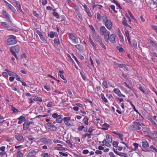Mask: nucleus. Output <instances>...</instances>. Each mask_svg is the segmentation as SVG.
Wrapping results in <instances>:
<instances>
[{
  "mask_svg": "<svg viewBox=\"0 0 157 157\" xmlns=\"http://www.w3.org/2000/svg\"><path fill=\"white\" fill-rule=\"evenodd\" d=\"M103 24L109 30H111L113 28V25L111 21L108 19L107 17L105 15L102 17Z\"/></svg>",
  "mask_w": 157,
  "mask_h": 157,
  "instance_id": "f257e3e1",
  "label": "nucleus"
},
{
  "mask_svg": "<svg viewBox=\"0 0 157 157\" xmlns=\"http://www.w3.org/2000/svg\"><path fill=\"white\" fill-rule=\"evenodd\" d=\"M75 117L74 119H71V117H65L63 119V121L65 125L69 127L74 125L73 122L75 121Z\"/></svg>",
  "mask_w": 157,
  "mask_h": 157,
  "instance_id": "f03ea898",
  "label": "nucleus"
},
{
  "mask_svg": "<svg viewBox=\"0 0 157 157\" xmlns=\"http://www.w3.org/2000/svg\"><path fill=\"white\" fill-rule=\"evenodd\" d=\"M16 39V37L15 36L12 35H10L6 40V43L7 45L15 44L17 43Z\"/></svg>",
  "mask_w": 157,
  "mask_h": 157,
  "instance_id": "7ed1b4c3",
  "label": "nucleus"
},
{
  "mask_svg": "<svg viewBox=\"0 0 157 157\" xmlns=\"http://www.w3.org/2000/svg\"><path fill=\"white\" fill-rule=\"evenodd\" d=\"M10 52L12 55L17 59L18 58L17 56L16 53L19 52L20 50V47L18 45H16L15 46H12L10 47Z\"/></svg>",
  "mask_w": 157,
  "mask_h": 157,
  "instance_id": "20e7f679",
  "label": "nucleus"
},
{
  "mask_svg": "<svg viewBox=\"0 0 157 157\" xmlns=\"http://www.w3.org/2000/svg\"><path fill=\"white\" fill-rule=\"evenodd\" d=\"M116 37V36L114 34H112L108 37H107V39H105V40L106 42H108L109 40L111 43H113L115 42Z\"/></svg>",
  "mask_w": 157,
  "mask_h": 157,
  "instance_id": "39448f33",
  "label": "nucleus"
},
{
  "mask_svg": "<svg viewBox=\"0 0 157 157\" xmlns=\"http://www.w3.org/2000/svg\"><path fill=\"white\" fill-rule=\"evenodd\" d=\"M95 129H92V128H84L83 131L85 132H87L89 134H91V135L93 134H98L97 131L96 132L95 131Z\"/></svg>",
  "mask_w": 157,
  "mask_h": 157,
  "instance_id": "423d86ee",
  "label": "nucleus"
},
{
  "mask_svg": "<svg viewBox=\"0 0 157 157\" xmlns=\"http://www.w3.org/2000/svg\"><path fill=\"white\" fill-rule=\"evenodd\" d=\"M92 37L95 41H96L99 44L101 42L102 39L99 35H97L96 33H93L92 35Z\"/></svg>",
  "mask_w": 157,
  "mask_h": 157,
  "instance_id": "0eeeda50",
  "label": "nucleus"
},
{
  "mask_svg": "<svg viewBox=\"0 0 157 157\" xmlns=\"http://www.w3.org/2000/svg\"><path fill=\"white\" fill-rule=\"evenodd\" d=\"M113 92L119 97H125V96L122 94L120 90L118 88H115L113 90Z\"/></svg>",
  "mask_w": 157,
  "mask_h": 157,
  "instance_id": "6e6552de",
  "label": "nucleus"
},
{
  "mask_svg": "<svg viewBox=\"0 0 157 157\" xmlns=\"http://www.w3.org/2000/svg\"><path fill=\"white\" fill-rule=\"evenodd\" d=\"M122 23L125 28H129L130 29L132 28L131 26L127 23L126 19L124 17H123L122 19Z\"/></svg>",
  "mask_w": 157,
  "mask_h": 157,
  "instance_id": "1a4fd4ad",
  "label": "nucleus"
},
{
  "mask_svg": "<svg viewBox=\"0 0 157 157\" xmlns=\"http://www.w3.org/2000/svg\"><path fill=\"white\" fill-rule=\"evenodd\" d=\"M33 123L32 121H30L28 120H25L23 124V128H29L31 124H33Z\"/></svg>",
  "mask_w": 157,
  "mask_h": 157,
  "instance_id": "9d476101",
  "label": "nucleus"
},
{
  "mask_svg": "<svg viewBox=\"0 0 157 157\" xmlns=\"http://www.w3.org/2000/svg\"><path fill=\"white\" fill-rule=\"evenodd\" d=\"M113 64L117 67L123 68L124 70H125V69L126 67V65L124 64H120L116 62H114Z\"/></svg>",
  "mask_w": 157,
  "mask_h": 157,
  "instance_id": "9b49d317",
  "label": "nucleus"
},
{
  "mask_svg": "<svg viewBox=\"0 0 157 157\" xmlns=\"http://www.w3.org/2000/svg\"><path fill=\"white\" fill-rule=\"evenodd\" d=\"M89 40L90 43L91 45L93 47L94 50L95 51H96V50H97L96 49V48H97L95 44H94V43L93 42V40H92V39L91 38V36L90 35L89 36Z\"/></svg>",
  "mask_w": 157,
  "mask_h": 157,
  "instance_id": "f8f14e48",
  "label": "nucleus"
},
{
  "mask_svg": "<svg viewBox=\"0 0 157 157\" xmlns=\"http://www.w3.org/2000/svg\"><path fill=\"white\" fill-rule=\"evenodd\" d=\"M17 119L19 120L17 123L19 124H21L23 122H25L26 120L25 117L22 116H20L19 118H17Z\"/></svg>",
  "mask_w": 157,
  "mask_h": 157,
  "instance_id": "ddd939ff",
  "label": "nucleus"
},
{
  "mask_svg": "<svg viewBox=\"0 0 157 157\" xmlns=\"http://www.w3.org/2000/svg\"><path fill=\"white\" fill-rule=\"evenodd\" d=\"M110 34V32L107 30L105 31L104 33H102L100 35L101 36H104V40L105 39H107V37L109 36ZM107 39H106V40Z\"/></svg>",
  "mask_w": 157,
  "mask_h": 157,
  "instance_id": "4468645a",
  "label": "nucleus"
},
{
  "mask_svg": "<svg viewBox=\"0 0 157 157\" xmlns=\"http://www.w3.org/2000/svg\"><path fill=\"white\" fill-rule=\"evenodd\" d=\"M48 36L51 38H53L55 36L56 37L58 36L57 33L53 31H51L49 33H48Z\"/></svg>",
  "mask_w": 157,
  "mask_h": 157,
  "instance_id": "2eb2a0df",
  "label": "nucleus"
},
{
  "mask_svg": "<svg viewBox=\"0 0 157 157\" xmlns=\"http://www.w3.org/2000/svg\"><path fill=\"white\" fill-rule=\"evenodd\" d=\"M2 14L5 17V18L7 20H10V15L5 10H2Z\"/></svg>",
  "mask_w": 157,
  "mask_h": 157,
  "instance_id": "dca6fc26",
  "label": "nucleus"
},
{
  "mask_svg": "<svg viewBox=\"0 0 157 157\" xmlns=\"http://www.w3.org/2000/svg\"><path fill=\"white\" fill-rule=\"evenodd\" d=\"M63 115H59L58 117L56 118V121L58 123H61L62 122V121H63L62 118Z\"/></svg>",
  "mask_w": 157,
  "mask_h": 157,
  "instance_id": "f3484780",
  "label": "nucleus"
},
{
  "mask_svg": "<svg viewBox=\"0 0 157 157\" xmlns=\"http://www.w3.org/2000/svg\"><path fill=\"white\" fill-rule=\"evenodd\" d=\"M33 100L35 101H38L40 102H42V98L40 97H38L35 96H33Z\"/></svg>",
  "mask_w": 157,
  "mask_h": 157,
  "instance_id": "a211bd4d",
  "label": "nucleus"
},
{
  "mask_svg": "<svg viewBox=\"0 0 157 157\" xmlns=\"http://www.w3.org/2000/svg\"><path fill=\"white\" fill-rule=\"evenodd\" d=\"M113 132L116 135L118 136H119V138L122 141L123 140L124 136L122 134H120L114 132Z\"/></svg>",
  "mask_w": 157,
  "mask_h": 157,
  "instance_id": "6ab92c4d",
  "label": "nucleus"
},
{
  "mask_svg": "<svg viewBox=\"0 0 157 157\" xmlns=\"http://www.w3.org/2000/svg\"><path fill=\"white\" fill-rule=\"evenodd\" d=\"M107 29L106 28L105 26H102L100 28L99 33L101 35L103 33H104L105 31L107 30Z\"/></svg>",
  "mask_w": 157,
  "mask_h": 157,
  "instance_id": "aec40b11",
  "label": "nucleus"
},
{
  "mask_svg": "<svg viewBox=\"0 0 157 157\" xmlns=\"http://www.w3.org/2000/svg\"><path fill=\"white\" fill-rule=\"evenodd\" d=\"M100 97L102 101L105 103L108 102V101L107 98L105 97L103 93H101L100 94Z\"/></svg>",
  "mask_w": 157,
  "mask_h": 157,
  "instance_id": "412c9836",
  "label": "nucleus"
},
{
  "mask_svg": "<svg viewBox=\"0 0 157 157\" xmlns=\"http://www.w3.org/2000/svg\"><path fill=\"white\" fill-rule=\"evenodd\" d=\"M109 142L108 141H107L105 140H104L102 142V143L103 144V145H105L108 147H110L111 146V144L109 143Z\"/></svg>",
  "mask_w": 157,
  "mask_h": 157,
  "instance_id": "4be33fe9",
  "label": "nucleus"
},
{
  "mask_svg": "<svg viewBox=\"0 0 157 157\" xmlns=\"http://www.w3.org/2000/svg\"><path fill=\"white\" fill-rule=\"evenodd\" d=\"M142 146L144 148H146L149 146V144L147 140L142 141Z\"/></svg>",
  "mask_w": 157,
  "mask_h": 157,
  "instance_id": "5701e85b",
  "label": "nucleus"
},
{
  "mask_svg": "<svg viewBox=\"0 0 157 157\" xmlns=\"http://www.w3.org/2000/svg\"><path fill=\"white\" fill-rule=\"evenodd\" d=\"M15 137L18 141H21L23 138V136L20 135H15Z\"/></svg>",
  "mask_w": 157,
  "mask_h": 157,
  "instance_id": "b1692460",
  "label": "nucleus"
},
{
  "mask_svg": "<svg viewBox=\"0 0 157 157\" xmlns=\"http://www.w3.org/2000/svg\"><path fill=\"white\" fill-rule=\"evenodd\" d=\"M75 13L77 14L78 17L81 20H82V14L81 13L79 12V11L78 10H75Z\"/></svg>",
  "mask_w": 157,
  "mask_h": 157,
  "instance_id": "393cba45",
  "label": "nucleus"
},
{
  "mask_svg": "<svg viewBox=\"0 0 157 157\" xmlns=\"http://www.w3.org/2000/svg\"><path fill=\"white\" fill-rule=\"evenodd\" d=\"M92 2V6L93 7V9H94V8H95L97 6H99V7L98 8L100 10H101L102 8L103 7V6L101 5H99V4H95V2Z\"/></svg>",
  "mask_w": 157,
  "mask_h": 157,
  "instance_id": "a878e982",
  "label": "nucleus"
},
{
  "mask_svg": "<svg viewBox=\"0 0 157 157\" xmlns=\"http://www.w3.org/2000/svg\"><path fill=\"white\" fill-rule=\"evenodd\" d=\"M106 138L107 141L110 143H111L112 141V137L109 134L106 135Z\"/></svg>",
  "mask_w": 157,
  "mask_h": 157,
  "instance_id": "bb28decb",
  "label": "nucleus"
},
{
  "mask_svg": "<svg viewBox=\"0 0 157 157\" xmlns=\"http://www.w3.org/2000/svg\"><path fill=\"white\" fill-rule=\"evenodd\" d=\"M8 6L10 8V9L13 13H15L16 12V10L10 4L8 5Z\"/></svg>",
  "mask_w": 157,
  "mask_h": 157,
  "instance_id": "cd10ccee",
  "label": "nucleus"
},
{
  "mask_svg": "<svg viewBox=\"0 0 157 157\" xmlns=\"http://www.w3.org/2000/svg\"><path fill=\"white\" fill-rule=\"evenodd\" d=\"M5 71L7 72L8 75L10 76H14V75H15V74H16V73H14L13 72L11 71H10L9 70H8L6 69L5 70Z\"/></svg>",
  "mask_w": 157,
  "mask_h": 157,
  "instance_id": "c85d7f7f",
  "label": "nucleus"
},
{
  "mask_svg": "<svg viewBox=\"0 0 157 157\" xmlns=\"http://www.w3.org/2000/svg\"><path fill=\"white\" fill-rule=\"evenodd\" d=\"M88 117L86 116H85L83 120V121L87 125L88 124Z\"/></svg>",
  "mask_w": 157,
  "mask_h": 157,
  "instance_id": "c756f323",
  "label": "nucleus"
},
{
  "mask_svg": "<svg viewBox=\"0 0 157 157\" xmlns=\"http://www.w3.org/2000/svg\"><path fill=\"white\" fill-rule=\"evenodd\" d=\"M23 154L21 152L20 150L18 149L17 150V157H22Z\"/></svg>",
  "mask_w": 157,
  "mask_h": 157,
  "instance_id": "7c9ffc66",
  "label": "nucleus"
},
{
  "mask_svg": "<svg viewBox=\"0 0 157 157\" xmlns=\"http://www.w3.org/2000/svg\"><path fill=\"white\" fill-rule=\"evenodd\" d=\"M83 7L85 10V11L87 13L90 12L89 8L85 4H84L83 6Z\"/></svg>",
  "mask_w": 157,
  "mask_h": 157,
  "instance_id": "2f4dec72",
  "label": "nucleus"
},
{
  "mask_svg": "<svg viewBox=\"0 0 157 157\" xmlns=\"http://www.w3.org/2000/svg\"><path fill=\"white\" fill-rule=\"evenodd\" d=\"M68 35L69 39L71 40L75 37L72 33H69Z\"/></svg>",
  "mask_w": 157,
  "mask_h": 157,
  "instance_id": "473e14b6",
  "label": "nucleus"
},
{
  "mask_svg": "<svg viewBox=\"0 0 157 157\" xmlns=\"http://www.w3.org/2000/svg\"><path fill=\"white\" fill-rule=\"evenodd\" d=\"M150 42L152 45V46L156 48H157V43L154 42L152 40H150Z\"/></svg>",
  "mask_w": 157,
  "mask_h": 157,
  "instance_id": "72a5a7b5",
  "label": "nucleus"
},
{
  "mask_svg": "<svg viewBox=\"0 0 157 157\" xmlns=\"http://www.w3.org/2000/svg\"><path fill=\"white\" fill-rule=\"evenodd\" d=\"M40 37L41 40L44 43L46 42V40H45V38L44 36L42 34L39 36Z\"/></svg>",
  "mask_w": 157,
  "mask_h": 157,
  "instance_id": "f704fd0d",
  "label": "nucleus"
},
{
  "mask_svg": "<svg viewBox=\"0 0 157 157\" xmlns=\"http://www.w3.org/2000/svg\"><path fill=\"white\" fill-rule=\"evenodd\" d=\"M46 125L47 126L49 127L50 128H53V127H55V126L51 122H48L46 124Z\"/></svg>",
  "mask_w": 157,
  "mask_h": 157,
  "instance_id": "c9c22d12",
  "label": "nucleus"
},
{
  "mask_svg": "<svg viewBox=\"0 0 157 157\" xmlns=\"http://www.w3.org/2000/svg\"><path fill=\"white\" fill-rule=\"evenodd\" d=\"M139 90L143 93L146 94V91L145 90V88L144 87L140 86L139 87Z\"/></svg>",
  "mask_w": 157,
  "mask_h": 157,
  "instance_id": "e433bc0d",
  "label": "nucleus"
},
{
  "mask_svg": "<svg viewBox=\"0 0 157 157\" xmlns=\"http://www.w3.org/2000/svg\"><path fill=\"white\" fill-rule=\"evenodd\" d=\"M132 44L134 48L136 49L137 48V43L136 41L134 40H132Z\"/></svg>",
  "mask_w": 157,
  "mask_h": 157,
  "instance_id": "4c0bfd02",
  "label": "nucleus"
},
{
  "mask_svg": "<svg viewBox=\"0 0 157 157\" xmlns=\"http://www.w3.org/2000/svg\"><path fill=\"white\" fill-rule=\"evenodd\" d=\"M116 48L119 50L120 52H123L124 51L123 48L120 46H117Z\"/></svg>",
  "mask_w": 157,
  "mask_h": 157,
  "instance_id": "58836bf2",
  "label": "nucleus"
},
{
  "mask_svg": "<svg viewBox=\"0 0 157 157\" xmlns=\"http://www.w3.org/2000/svg\"><path fill=\"white\" fill-rule=\"evenodd\" d=\"M72 55L73 56V58L74 59L78 65L79 66L81 65L80 63L78 61L76 57L73 54H72Z\"/></svg>",
  "mask_w": 157,
  "mask_h": 157,
  "instance_id": "ea45409f",
  "label": "nucleus"
},
{
  "mask_svg": "<svg viewBox=\"0 0 157 157\" xmlns=\"http://www.w3.org/2000/svg\"><path fill=\"white\" fill-rule=\"evenodd\" d=\"M102 85L104 86V87L105 88H107L108 87V84L107 83V82L105 80H104L103 81V83H102Z\"/></svg>",
  "mask_w": 157,
  "mask_h": 157,
  "instance_id": "a19ab883",
  "label": "nucleus"
},
{
  "mask_svg": "<svg viewBox=\"0 0 157 157\" xmlns=\"http://www.w3.org/2000/svg\"><path fill=\"white\" fill-rule=\"evenodd\" d=\"M53 15L55 16L56 18L58 19L59 18V15L58 14V13L56 12H54L52 13Z\"/></svg>",
  "mask_w": 157,
  "mask_h": 157,
  "instance_id": "79ce46f5",
  "label": "nucleus"
},
{
  "mask_svg": "<svg viewBox=\"0 0 157 157\" xmlns=\"http://www.w3.org/2000/svg\"><path fill=\"white\" fill-rule=\"evenodd\" d=\"M54 44H55L57 45L59 44L60 42L58 38H55L54 39Z\"/></svg>",
  "mask_w": 157,
  "mask_h": 157,
  "instance_id": "37998d69",
  "label": "nucleus"
},
{
  "mask_svg": "<svg viewBox=\"0 0 157 157\" xmlns=\"http://www.w3.org/2000/svg\"><path fill=\"white\" fill-rule=\"evenodd\" d=\"M110 7L115 12V13H117V11L115 10V7L114 5H111L110 6Z\"/></svg>",
  "mask_w": 157,
  "mask_h": 157,
  "instance_id": "c03bdc74",
  "label": "nucleus"
},
{
  "mask_svg": "<svg viewBox=\"0 0 157 157\" xmlns=\"http://www.w3.org/2000/svg\"><path fill=\"white\" fill-rule=\"evenodd\" d=\"M11 110L13 113H18L19 112V110L17 109L13 106L12 107Z\"/></svg>",
  "mask_w": 157,
  "mask_h": 157,
  "instance_id": "a18cd8bd",
  "label": "nucleus"
},
{
  "mask_svg": "<svg viewBox=\"0 0 157 157\" xmlns=\"http://www.w3.org/2000/svg\"><path fill=\"white\" fill-rule=\"evenodd\" d=\"M72 41L73 43L75 44H78V38L76 37L73 39V40H72Z\"/></svg>",
  "mask_w": 157,
  "mask_h": 157,
  "instance_id": "49530a36",
  "label": "nucleus"
},
{
  "mask_svg": "<svg viewBox=\"0 0 157 157\" xmlns=\"http://www.w3.org/2000/svg\"><path fill=\"white\" fill-rule=\"evenodd\" d=\"M36 154V152L34 150H32L29 152L28 155H35Z\"/></svg>",
  "mask_w": 157,
  "mask_h": 157,
  "instance_id": "de8ad7c7",
  "label": "nucleus"
},
{
  "mask_svg": "<svg viewBox=\"0 0 157 157\" xmlns=\"http://www.w3.org/2000/svg\"><path fill=\"white\" fill-rule=\"evenodd\" d=\"M89 27L92 30V32H93V33H96L95 30L92 25H89Z\"/></svg>",
  "mask_w": 157,
  "mask_h": 157,
  "instance_id": "09e8293b",
  "label": "nucleus"
},
{
  "mask_svg": "<svg viewBox=\"0 0 157 157\" xmlns=\"http://www.w3.org/2000/svg\"><path fill=\"white\" fill-rule=\"evenodd\" d=\"M91 135V134H89L88 133H87L83 135L82 138L84 139L87 136H88V138H90L91 137L90 136Z\"/></svg>",
  "mask_w": 157,
  "mask_h": 157,
  "instance_id": "8fccbe9b",
  "label": "nucleus"
},
{
  "mask_svg": "<svg viewBox=\"0 0 157 157\" xmlns=\"http://www.w3.org/2000/svg\"><path fill=\"white\" fill-rule=\"evenodd\" d=\"M75 47L79 50L81 49L82 46L81 44H77L75 46Z\"/></svg>",
  "mask_w": 157,
  "mask_h": 157,
  "instance_id": "3c124183",
  "label": "nucleus"
},
{
  "mask_svg": "<svg viewBox=\"0 0 157 157\" xmlns=\"http://www.w3.org/2000/svg\"><path fill=\"white\" fill-rule=\"evenodd\" d=\"M77 57L80 59L82 60H83L84 59V56L81 54H78L77 56Z\"/></svg>",
  "mask_w": 157,
  "mask_h": 157,
  "instance_id": "603ef678",
  "label": "nucleus"
},
{
  "mask_svg": "<svg viewBox=\"0 0 157 157\" xmlns=\"http://www.w3.org/2000/svg\"><path fill=\"white\" fill-rule=\"evenodd\" d=\"M152 29L154 30L157 34V26L155 25H152L151 26Z\"/></svg>",
  "mask_w": 157,
  "mask_h": 157,
  "instance_id": "864d4df0",
  "label": "nucleus"
},
{
  "mask_svg": "<svg viewBox=\"0 0 157 157\" xmlns=\"http://www.w3.org/2000/svg\"><path fill=\"white\" fill-rule=\"evenodd\" d=\"M118 36L120 38V39H123V36L122 34L121 33V32L120 30H119V33H118Z\"/></svg>",
  "mask_w": 157,
  "mask_h": 157,
  "instance_id": "5fc2aeb1",
  "label": "nucleus"
},
{
  "mask_svg": "<svg viewBox=\"0 0 157 157\" xmlns=\"http://www.w3.org/2000/svg\"><path fill=\"white\" fill-rule=\"evenodd\" d=\"M66 142L67 144H68V146L70 147H72V145L71 142L69 140H67L66 141Z\"/></svg>",
  "mask_w": 157,
  "mask_h": 157,
  "instance_id": "6e6d98bb",
  "label": "nucleus"
},
{
  "mask_svg": "<svg viewBox=\"0 0 157 157\" xmlns=\"http://www.w3.org/2000/svg\"><path fill=\"white\" fill-rule=\"evenodd\" d=\"M2 74L3 76L6 78H8V75L7 73L6 72H2Z\"/></svg>",
  "mask_w": 157,
  "mask_h": 157,
  "instance_id": "4d7b16f0",
  "label": "nucleus"
},
{
  "mask_svg": "<svg viewBox=\"0 0 157 157\" xmlns=\"http://www.w3.org/2000/svg\"><path fill=\"white\" fill-rule=\"evenodd\" d=\"M40 140L41 142L45 143L46 141H47V139L44 137L40 139Z\"/></svg>",
  "mask_w": 157,
  "mask_h": 157,
  "instance_id": "13d9d810",
  "label": "nucleus"
},
{
  "mask_svg": "<svg viewBox=\"0 0 157 157\" xmlns=\"http://www.w3.org/2000/svg\"><path fill=\"white\" fill-rule=\"evenodd\" d=\"M118 144V142L117 141H114L113 143V146L115 147H117Z\"/></svg>",
  "mask_w": 157,
  "mask_h": 157,
  "instance_id": "bf43d9fd",
  "label": "nucleus"
},
{
  "mask_svg": "<svg viewBox=\"0 0 157 157\" xmlns=\"http://www.w3.org/2000/svg\"><path fill=\"white\" fill-rule=\"evenodd\" d=\"M133 145L134 147V149L133 150L135 151L138 147V144L136 143H135L133 144Z\"/></svg>",
  "mask_w": 157,
  "mask_h": 157,
  "instance_id": "052dcab7",
  "label": "nucleus"
},
{
  "mask_svg": "<svg viewBox=\"0 0 157 157\" xmlns=\"http://www.w3.org/2000/svg\"><path fill=\"white\" fill-rule=\"evenodd\" d=\"M99 44L101 47L102 48L105 49H106L105 46V45L103 43L102 41L101 42H100Z\"/></svg>",
  "mask_w": 157,
  "mask_h": 157,
  "instance_id": "680f3d73",
  "label": "nucleus"
},
{
  "mask_svg": "<svg viewBox=\"0 0 157 157\" xmlns=\"http://www.w3.org/2000/svg\"><path fill=\"white\" fill-rule=\"evenodd\" d=\"M142 130L144 132L149 133V130L148 128H143Z\"/></svg>",
  "mask_w": 157,
  "mask_h": 157,
  "instance_id": "e2e57ef3",
  "label": "nucleus"
},
{
  "mask_svg": "<svg viewBox=\"0 0 157 157\" xmlns=\"http://www.w3.org/2000/svg\"><path fill=\"white\" fill-rule=\"evenodd\" d=\"M126 3H128L131 5L133 4V2L131 0H123Z\"/></svg>",
  "mask_w": 157,
  "mask_h": 157,
  "instance_id": "0e129e2a",
  "label": "nucleus"
},
{
  "mask_svg": "<svg viewBox=\"0 0 157 157\" xmlns=\"http://www.w3.org/2000/svg\"><path fill=\"white\" fill-rule=\"evenodd\" d=\"M108 98L110 101H113V97L112 94H110L108 97Z\"/></svg>",
  "mask_w": 157,
  "mask_h": 157,
  "instance_id": "69168bd1",
  "label": "nucleus"
},
{
  "mask_svg": "<svg viewBox=\"0 0 157 157\" xmlns=\"http://www.w3.org/2000/svg\"><path fill=\"white\" fill-rule=\"evenodd\" d=\"M53 105L52 102V101H49L48 102L47 106L48 107H51Z\"/></svg>",
  "mask_w": 157,
  "mask_h": 157,
  "instance_id": "338daca9",
  "label": "nucleus"
},
{
  "mask_svg": "<svg viewBox=\"0 0 157 157\" xmlns=\"http://www.w3.org/2000/svg\"><path fill=\"white\" fill-rule=\"evenodd\" d=\"M59 116L56 113H54L52 115V117L54 118H56Z\"/></svg>",
  "mask_w": 157,
  "mask_h": 157,
  "instance_id": "774afa93",
  "label": "nucleus"
}]
</instances>
